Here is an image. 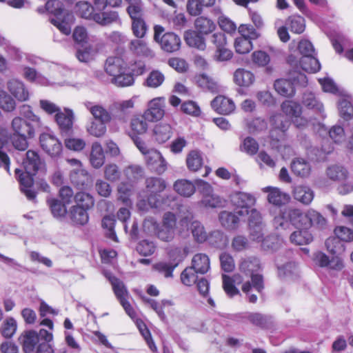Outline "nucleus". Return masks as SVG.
Returning <instances> with one entry per match:
<instances>
[{"instance_id":"f257e3e1","label":"nucleus","mask_w":353,"mask_h":353,"mask_svg":"<svg viewBox=\"0 0 353 353\" xmlns=\"http://www.w3.org/2000/svg\"><path fill=\"white\" fill-rule=\"evenodd\" d=\"M24 172L17 168L15 173L21 185V190L26 197L34 201L36 198V193L31 189L33 185V176L41 169L43 165L39 154L34 150H28L26 153V157L22 161Z\"/></svg>"},{"instance_id":"f03ea898","label":"nucleus","mask_w":353,"mask_h":353,"mask_svg":"<svg viewBox=\"0 0 353 353\" xmlns=\"http://www.w3.org/2000/svg\"><path fill=\"white\" fill-rule=\"evenodd\" d=\"M46 9L54 15V17L50 19V22L64 34H70L71 26L74 21L73 14L63 8L61 3L57 0H48Z\"/></svg>"},{"instance_id":"7ed1b4c3","label":"nucleus","mask_w":353,"mask_h":353,"mask_svg":"<svg viewBox=\"0 0 353 353\" xmlns=\"http://www.w3.org/2000/svg\"><path fill=\"white\" fill-rule=\"evenodd\" d=\"M154 41L160 44L164 51L174 52L179 50L181 39L177 34L171 32L164 33L165 28L160 25L154 27Z\"/></svg>"},{"instance_id":"20e7f679","label":"nucleus","mask_w":353,"mask_h":353,"mask_svg":"<svg viewBox=\"0 0 353 353\" xmlns=\"http://www.w3.org/2000/svg\"><path fill=\"white\" fill-rule=\"evenodd\" d=\"M176 217L170 212L163 214L161 225H159L156 236L161 241L169 243L173 241L176 234Z\"/></svg>"},{"instance_id":"39448f33","label":"nucleus","mask_w":353,"mask_h":353,"mask_svg":"<svg viewBox=\"0 0 353 353\" xmlns=\"http://www.w3.org/2000/svg\"><path fill=\"white\" fill-rule=\"evenodd\" d=\"M165 180L159 177H149L145 179V187L150 192L148 196L149 204L154 208L161 207V202L159 193L162 192L166 188Z\"/></svg>"},{"instance_id":"423d86ee","label":"nucleus","mask_w":353,"mask_h":353,"mask_svg":"<svg viewBox=\"0 0 353 353\" xmlns=\"http://www.w3.org/2000/svg\"><path fill=\"white\" fill-rule=\"evenodd\" d=\"M231 201L236 207V214L245 216L248 215L250 209L254 205L256 198L250 193L237 192L231 196Z\"/></svg>"},{"instance_id":"0eeeda50","label":"nucleus","mask_w":353,"mask_h":353,"mask_svg":"<svg viewBox=\"0 0 353 353\" xmlns=\"http://www.w3.org/2000/svg\"><path fill=\"white\" fill-rule=\"evenodd\" d=\"M40 127L41 125L27 121L20 117H14L11 122L12 134L24 137H34L36 129Z\"/></svg>"},{"instance_id":"6e6552de","label":"nucleus","mask_w":353,"mask_h":353,"mask_svg":"<svg viewBox=\"0 0 353 353\" xmlns=\"http://www.w3.org/2000/svg\"><path fill=\"white\" fill-rule=\"evenodd\" d=\"M54 120L57 123L62 136H68L72 132L74 114L72 110L64 108L54 115Z\"/></svg>"},{"instance_id":"1a4fd4ad","label":"nucleus","mask_w":353,"mask_h":353,"mask_svg":"<svg viewBox=\"0 0 353 353\" xmlns=\"http://www.w3.org/2000/svg\"><path fill=\"white\" fill-rule=\"evenodd\" d=\"M271 130L270 137L272 141H279L284 139L290 123L281 114H275L270 118Z\"/></svg>"},{"instance_id":"9d476101","label":"nucleus","mask_w":353,"mask_h":353,"mask_svg":"<svg viewBox=\"0 0 353 353\" xmlns=\"http://www.w3.org/2000/svg\"><path fill=\"white\" fill-rule=\"evenodd\" d=\"M164 98H154L148 105V109L143 112L146 119L150 122H156L161 120L165 114Z\"/></svg>"},{"instance_id":"9b49d317","label":"nucleus","mask_w":353,"mask_h":353,"mask_svg":"<svg viewBox=\"0 0 353 353\" xmlns=\"http://www.w3.org/2000/svg\"><path fill=\"white\" fill-rule=\"evenodd\" d=\"M42 149L52 157H59L62 152V144L54 136L43 134L40 136Z\"/></svg>"},{"instance_id":"f8f14e48","label":"nucleus","mask_w":353,"mask_h":353,"mask_svg":"<svg viewBox=\"0 0 353 353\" xmlns=\"http://www.w3.org/2000/svg\"><path fill=\"white\" fill-rule=\"evenodd\" d=\"M145 160L149 168L157 174H163L167 169V162L157 150L150 149Z\"/></svg>"},{"instance_id":"ddd939ff","label":"nucleus","mask_w":353,"mask_h":353,"mask_svg":"<svg viewBox=\"0 0 353 353\" xmlns=\"http://www.w3.org/2000/svg\"><path fill=\"white\" fill-rule=\"evenodd\" d=\"M290 222L296 228L300 229H309L310 222L309 219V210L302 212L299 209H290L287 212Z\"/></svg>"},{"instance_id":"4468645a","label":"nucleus","mask_w":353,"mask_h":353,"mask_svg":"<svg viewBox=\"0 0 353 353\" xmlns=\"http://www.w3.org/2000/svg\"><path fill=\"white\" fill-rule=\"evenodd\" d=\"M263 192L268 193V201L274 205L281 206L286 204L290 199L288 194L282 192L279 188L268 186L262 189Z\"/></svg>"},{"instance_id":"2eb2a0df","label":"nucleus","mask_w":353,"mask_h":353,"mask_svg":"<svg viewBox=\"0 0 353 353\" xmlns=\"http://www.w3.org/2000/svg\"><path fill=\"white\" fill-rule=\"evenodd\" d=\"M211 106L221 114H230L235 110L234 101L223 95L216 97L211 102Z\"/></svg>"},{"instance_id":"dca6fc26","label":"nucleus","mask_w":353,"mask_h":353,"mask_svg":"<svg viewBox=\"0 0 353 353\" xmlns=\"http://www.w3.org/2000/svg\"><path fill=\"white\" fill-rule=\"evenodd\" d=\"M7 88L11 94L19 101H27L29 98V92L24 83L16 79H10L7 83Z\"/></svg>"},{"instance_id":"f3484780","label":"nucleus","mask_w":353,"mask_h":353,"mask_svg":"<svg viewBox=\"0 0 353 353\" xmlns=\"http://www.w3.org/2000/svg\"><path fill=\"white\" fill-rule=\"evenodd\" d=\"M18 340L25 353H32L39 342V336L37 332L28 330L21 333Z\"/></svg>"},{"instance_id":"a211bd4d","label":"nucleus","mask_w":353,"mask_h":353,"mask_svg":"<svg viewBox=\"0 0 353 353\" xmlns=\"http://www.w3.org/2000/svg\"><path fill=\"white\" fill-rule=\"evenodd\" d=\"M84 105L92 115V119L106 123L111 121L112 117L110 112L101 105L87 101L84 103Z\"/></svg>"},{"instance_id":"6ab92c4d","label":"nucleus","mask_w":353,"mask_h":353,"mask_svg":"<svg viewBox=\"0 0 353 353\" xmlns=\"http://www.w3.org/2000/svg\"><path fill=\"white\" fill-rule=\"evenodd\" d=\"M93 21L102 26H110L112 23H121L119 12L114 10L95 12Z\"/></svg>"},{"instance_id":"aec40b11","label":"nucleus","mask_w":353,"mask_h":353,"mask_svg":"<svg viewBox=\"0 0 353 353\" xmlns=\"http://www.w3.org/2000/svg\"><path fill=\"white\" fill-rule=\"evenodd\" d=\"M302 103L306 108L312 110L322 117H325L323 103L316 99L313 93L305 92L303 96Z\"/></svg>"},{"instance_id":"412c9836","label":"nucleus","mask_w":353,"mask_h":353,"mask_svg":"<svg viewBox=\"0 0 353 353\" xmlns=\"http://www.w3.org/2000/svg\"><path fill=\"white\" fill-rule=\"evenodd\" d=\"M105 69L108 74L114 77L123 70H126L125 63L119 57H110L106 60Z\"/></svg>"},{"instance_id":"4be33fe9","label":"nucleus","mask_w":353,"mask_h":353,"mask_svg":"<svg viewBox=\"0 0 353 353\" xmlns=\"http://www.w3.org/2000/svg\"><path fill=\"white\" fill-rule=\"evenodd\" d=\"M261 268L260 261L258 258L250 256L243 259L239 264L241 272L246 276H251Z\"/></svg>"},{"instance_id":"5701e85b","label":"nucleus","mask_w":353,"mask_h":353,"mask_svg":"<svg viewBox=\"0 0 353 353\" xmlns=\"http://www.w3.org/2000/svg\"><path fill=\"white\" fill-rule=\"evenodd\" d=\"M201 34L196 30H189L185 32L184 39L189 46L204 50L206 48V43Z\"/></svg>"},{"instance_id":"b1692460","label":"nucleus","mask_w":353,"mask_h":353,"mask_svg":"<svg viewBox=\"0 0 353 353\" xmlns=\"http://www.w3.org/2000/svg\"><path fill=\"white\" fill-rule=\"evenodd\" d=\"M195 81L198 86L204 90L209 91L212 93L219 92L220 86L214 79L205 74H201L195 77Z\"/></svg>"},{"instance_id":"393cba45","label":"nucleus","mask_w":353,"mask_h":353,"mask_svg":"<svg viewBox=\"0 0 353 353\" xmlns=\"http://www.w3.org/2000/svg\"><path fill=\"white\" fill-rule=\"evenodd\" d=\"M130 50L135 54L143 57H153L154 53L143 39L137 38L130 41Z\"/></svg>"},{"instance_id":"a878e982","label":"nucleus","mask_w":353,"mask_h":353,"mask_svg":"<svg viewBox=\"0 0 353 353\" xmlns=\"http://www.w3.org/2000/svg\"><path fill=\"white\" fill-rule=\"evenodd\" d=\"M254 75L250 71L239 68L234 72V81L239 86L248 87L254 83Z\"/></svg>"},{"instance_id":"bb28decb","label":"nucleus","mask_w":353,"mask_h":353,"mask_svg":"<svg viewBox=\"0 0 353 353\" xmlns=\"http://www.w3.org/2000/svg\"><path fill=\"white\" fill-rule=\"evenodd\" d=\"M274 87L278 94L286 97H293L295 94V87L292 81L281 79L275 81Z\"/></svg>"},{"instance_id":"cd10ccee","label":"nucleus","mask_w":353,"mask_h":353,"mask_svg":"<svg viewBox=\"0 0 353 353\" xmlns=\"http://www.w3.org/2000/svg\"><path fill=\"white\" fill-rule=\"evenodd\" d=\"M144 114L137 115L130 121V129L134 134H143L148 129V123Z\"/></svg>"},{"instance_id":"c85d7f7f","label":"nucleus","mask_w":353,"mask_h":353,"mask_svg":"<svg viewBox=\"0 0 353 353\" xmlns=\"http://www.w3.org/2000/svg\"><path fill=\"white\" fill-rule=\"evenodd\" d=\"M294 197L304 205L310 204L314 198L313 191L307 186L299 185L294 189Z\"/></svg>"},{"instance_id":"c756f323","label":"nucleus","mask_w":353,"mask_h":353,"mask_svg":"<svg viewBox=\"0 0 353 353\" xmlns=\"http://www.w3.org/2000/svg\"><path fill=\"white\" fill-rule=\"evenodd\" d=\"M291 170L294 174L305 177L309 176L311 166L306 160L302 158H296L291 163Z\"/></svg>"},{"instance_id":"7c9ffc66","label":"nucleus","mask_w":353,"mask_h":353,"mask_svg":"<svg viewBox=\"0 0 353 353\" xmlns=\"http://www.w3.org/2000/svg\"><path fill=\"white\" fill-rule=\"evenodd\" d=\"M70 179L72 183L79 188H83L89 182L90 176L83 168L79 170H70Z\"/></svg>"},{"instance_id":"2f4dec72","label":"nucleus","mask_w":353,"mask_h":353,"mask_svg":"<svg viewBox=\"0 0 353 353\" xmlns=\"http://www.w3.org/2000/svg\"><path fill=\"white\" fill-rule=\"evenodd\" d=\"M174 189L179 194L190 197L195 192V185L188 180L179 179L174 183Z\"/></svg>"},{"instance_id":"473e14b6","label":"nucleus","mask_w":353,"mask_h":353,"mask_svg":"<svg viewBox=\"0 0 353 353\" xmlns=\"http://www.w3.org/2000/svg\"><path fill=\"white\" fill-rule=\"evenodd\" d=\"M153 132L156 141L159 143L166 142L172 135V128L167 123H159L156 125Z\"/></svg>"},{"instance_id":"72a5a7b5","label":"nucleus","mask_w":353,"mask_h":353,"mask_svg":"<svg viewBox=\"0 0 353 353\" xmlns=\"http://www.w3.org/2000/svg\"><path fill=\"white\" fill-rule=\"evenodd\" d=\"M252 283L249 281H246L242 285V291L248 294L252 288H253L259 293H261L264 289L263 277L261 274H254L251 276Z\"/></svg>"},{"instance_id":"f704fd0d","label":"nucleus","mask_w":353,"mask_h":353,"mask_svg":"<svg viewBox=\"0 0 353 353\" xmlns=\"http://www.w3.org/2000/svg\"><path fill=\"white\" fill-rule=\"evenodd\" d=\"M326 174L330 179L337 182H343L348 177L347 170L339 165H333L328 167Z\"/></svg>"},{"instance_id":"c9c22d12","label":"nucleus","mask_w":353,"mask_h":353,"mask_svg":"<svg viewBox=\"0 0 353 353\" xmlns=\"http://www.w3.org/2000/svg\"><path fill=\"white\" fill-rule=\"evenodd\" d=\"M134 107V101L131 99L116 102L112 105V111L115 116L120 120L125 121V117L130 110Z\"/></svg>"},{"instance_id":"e433bc0d","label":"nucleus","mask_w":353,"mask_h":353,"mask_svg":"<svg viewBox=\"0 0 353 353\" xmlns=\"http://www.w3.org/2000/svg\"><path fill=\"white\" fill-rule=\"evenodd\" d=\"M196 31L202 34L212 33L216 29V24L210 19L205 17H199L194 21Z\"/></svg>"},{"instance_id":"4c0bfd02","label":"nucleus","mask_w":353,"mask_h":353,"mask_svg":"<svg viewBox=\"0 0 353 353\" xmlns=\"http://www.w3.org/2000/svg\"><path fill=\"white\" fill-rule=\"evenodd\" d=\"M90 161L94 168H99L104 163L105 156L103 148L98 142H95L92 144Z\"/></svg>"},{"instance_id":"58836bf2","label":"nucleus","mask_w":353,"mask_h":353,"mask_svg":"<svg viewBox=\"0 0 353 353\" xmlns=\"http://www.w3.org/2000/svg\"><path fill=\"white\" fill-rule=\"evenodd\" d=\"M192 266L195 268L199 274H205L210 267V259L205 254H196L192 258Z\"/></svg>"},{"instance_id":"ea45409f","label":"nucleus","mask_w":353,"mask_h":353,"mask_svg":"<svg viewBox=\"0 0 353 353\" xmlns=\"http://www.w3.org/2000/svg\"><path fill=\"white\" fill-rule=\"evenodd\" d=\"M88 211L87 209L73 205L70 209V217L74 223L85 225L89 220Z\"/></svg>"},{"instance_id":"a19ab883","label":"nucleus","mask_w":353,"mask_h":353,"mask_svg":"<svg viewBox=\"0 0 353 353\" xmlns=\"http://www.w3.org/2000/svg\"><path fill=\"white\" fill-rule=\"evenodd\" d=\"M243 319H248L252 325L262 328L266 327L271 323V317L259 312L245 313Z\"/></svg>"},{"instance_id":"79ce46f5","label":"nucleus","mask_w":353,"mask_h":353,"mask_svg":"<svg viewBox=\"0 0 353 353\" xmlns=\"http://www.w3.org/2000/svg\"><path fill=\"white\" fill-rule=\"evenodd\" d=\"M125 1L129 4L126 11L129 14L131 20L144 17L143 4L141 0Z\"/></svg>"},{"instance_id":"37998d69","label":"nucleus","mask_w":353,"mask_h":353,"mask_svg":"<svg viewBox=\"0 0 353 353\" xmlns=\"http://www.w3.org/2000/svg\"><path fill=\"white\" fill-rule=\"evenodd\" d=\"M308 229H301L294 231L290 236V241L296 245H306L313 241L312 234Z\"/></svg>"},{"instance_id":"c03bdc74","label":"nucleus","mask_w":353,"mask_h":353,"mask_svg":"<svg viewBox=\"0 0 353 353\" xmlns=\"http://www.w3.org/2000/svg\"><path fill=\"white\" fill-rule=\"evenodd\" d=\"M74 201L75 202V206L83 208L88 210L94 205L93 196L85 192H77L74 194Z\"/></svg>"},{"instance_id":"a18cd8bd","label":"nucleus","mask_w":353,"mask_h":353,"mask_svg":"<svg viewBox=\"0 0 353 353\" xmlns=\"http://www.w3.org/2000/svg\"><path fill=\"white\" fill-rule=\"evenodd\" d=\"M203 163V160L199 151L192 150L188 154L186 164L190 171L196 172L201 168Z\"/></svg>"},{"instance_id":"49530a36","label":"nucleus","mask_w":353,"mask_h":353,"mask_svg":"<svg viewBox=\"0 0 353 353\" xmlns=\"http://www.w3.org/2000/svg\"><path fill=\"white\" fill-rule=\"evenodd\" d=\"M281 108L282 112L292 119L302 114L301 105L293 101H285L282 103Z\"/></svg>"},{"instance_id":"de8ad7c7","label":"nucleus","mask_w":353,"mask_h":353,"mask_svg":"<svg viewBox=\"0 0 353 353\" xmlns=\"http://www.w3.org/2000/svg\"><path fill=\"white\" fill-rule=\"evenodd\" d=\"M285 24L291 32L296 34H301L305 28V19L299 15L289 17L286 20Z\"/></svg>"},{"instance_id":"09e8293b","label":"nucleus","mask_w":353,"mask_h":353,"mask_svg":"<svg viewBox=\"0 0 353 353\" xmlns=\"http://www.w3.org/2000/svg\"><path fill=\"white\" fill-rule=\"evenodd\" d=\"M106 123L91 119L86 125L87 132L95 137H103L107 130Z\"/></svg>"},{"instance_id":"8fccbe9b","label":"nucleus","mask_w":353,"mask_h":353,"mask_svg":"<svg viewBox=\"0 0 353 353\" xmlns=\"http://www.w3.org/2000/svg\"><path fill=\"white\" fill-rule=\"evenodd\" d=\"M109 280L112 286L113 291L114 292L115 296L119 299V301H121L124 299H126L129 293L124 285V283L114 276H110Z\"/></svg>"},{"instance_id":"3c124183","label":"nucleus","mask_w":353,"mask_h":353,"mask_svg":"<svg viewBox=\"0 0 353 353\" xmlns=\"http://www.w3.org/2000/svg\"><path fill=\"white\" fill-rule=\"evenodd\" d=\"M300 65L303 70L311 73L318 72L321 68L319 60L314 56L302 57Z\"/></svg>"},{"instance_id":"603ef678","label":"nucleus","mask_w":353,"mask_h":353,"mask_svg":"<svg viewBox=\"0 0 353 353\" xmlns=\"http://www.w3.org/2000/svg\"><path fill=\"white\" fill-rule=\"evenodd\" d=\"M219 221L223 227L232 230L237 228L239 219L235 214L223 211L219 214Z\"/></svg>"},{"instance_id":"864d4df0","label":"nucleus","mask_w":353,"mask_h":353,"mask_svg":"<svg viewBox=\"0 0 353 353\" xmlns=\"http://www.w3.org/2000/svg\"><path fill=\"white\" fill-rule=\"evenodd\" d=\"M188 254V248L171 246L168 249V255L170 259V262L173 263H179L182 261Z\"/></svg>"},{"instance_id":"5fc2aeb1","label":"nucleus","mask_w":353,"mask_h":353,"mask_svg":"<svg viewBox=\"0 0 353 353\" xmlns=\"http://www.w3.org/2000/svg\"><path fill=\"white\" fill-rule=\"evenodd\" d=\"M191 232L194 240L198 243H203L208 239V233L204 226L198 221H194L190 225Z\"/></svg>"},{"instance_id":"6e6d98bb","label":"nucleus","mask_w":353,"mask_h":353,"mask_svg":"<svg viewBox=\"0 0 353 353\" xmlns=\"http://www.w3.org/2000/svg\"><path fill=\"white\" fill-rule=\"evenodd\" d=\"M339 111L341 117L349 120L353 117V106L347 97H342L339 101Z\"/></svg>"},{"instance_id":"4d7b16f0","label":"nucleus","mask_w":353,"mask_h":353,"mask_svg":"<svg viewBox=\"0 0 353 353\" xmlns=\"http://www.w3.org/2000/svg\"><path fill=\"white\" fill-rule=\"evenodd\" d=\"M225 201L223 200L220 196L212 192L203 196L200 204L205 208H221L224 205Z\"/></svg>"},{"instance_id":"13d9d810","label":"nucleus","mask_w":353,"mask_h":353,"mask_svg":"<svg viewBox=\"0 0 353 353\" xmlns=\"http://www.w3.org/2000/svg\"><path fill=\"white\" fill-rule=\"evenodd\" d=\"M343 242L336 237H330L325 241V245L330 253L339 255L343 253L345 250Z\"/></svg>"},{"instance_id":"bf43d9fd","label":"nucleus","mask_w":353,"mask_h":353,"mask_svg":"<svg viewBox=\"0 0 353 353\" xmlns=\"http://www.w3.org/2000/svg\"><path fill=\"white\" fill-rule=\"evenodd\" d=\"M77 14L82 18L93 20L94 7L88 1H79L76 3Z\"/></svg>"},{"instance_id":"052dcab7","label":"nucleus","mask_w":353,"mask_h":353,"mask_svg":"<svg viewBox=\"0 0 353 353\" xmlns=\"http://www.w3.org/2000/svg\"><path fill=\"white\" fill-rule=\"evenodd\" d=\"M48 203L54 217L60 218L65 215L67 210L65 203L63 204L61 201L57 199H48Z\"/></svg>"},{"instance_id":"680f3d73","label":"nucleus","mask_w":353,"mask_h":353,"mask_svg":"<svg viewBox=\"0 0 353 353\" xmlns=\"http://www.w3.org/2000/svg\"><path fill=\"white\" fill-rule=\"evenodd\" d=\"M132 31L133 34L139 39H142L146 34L148 26L143 18L132 19Z\"/></svg>"},{"instance_id":"e2e57ef3","label":"nucleus","mask_w":353,"mask_h":353,"mask_svg":"<svg viewBox=\"0 0 353 353\" xmlns=\"http://www.w3.org/2000/svg\"><path fill=\"white\" fill-rule=\"evenodd\" d=\"M115 224V219L114 216L107 215L105 216L102 219V226L106 230L105 235L110 239L117 242V237L114 230Z\"/></svg>"},{"instance_id":"0e129e2a","label":"nucleus","mask_w":353,"mask_h":353,"mask_svg":"<svg viewBox=\"0 0 353 353\" xmlns=\"http://www.w3.org/2000/svg\"><path fill=\"white\" fill-rule=\"evenodd\" d=\"M196 270L192 266L186 268L181 274V281L183 284L191 286L198 281Z\"/></svg>"},{"instance_id":"69168bd1","label":"nucleus","mask_w":353,"mask_h":353,"mask_svg":"<svg viewBox=\"0 0 353 353\" xmlns=\"http://www.w3.org/2000/svg\"><path fill=\"white\" fill-rule=\"evenodd\" d=\"M165 80V77L159 70L152 71L147 77L145 85L149 88H156L159 87Z\"/></svg>"},{"instance_id":"338daca9","label":"nucleus","mask_w":353,"mask_h":353,"mask_svg":"<svg viewBox=\"0 0 353 353\" xmlns=\"http://www.w3.org/2000/svg\"><path fill=\"white\" fill-rule=\"evenodd\" d=\"M240 150L241 151L252 156L257 153L259 150V143L254 139L248 137L245 138L241 143Z\"/></svg>"},{"instance_id":"774afa93","label":"nucleus","mask_w":353,"mask_h":353,"mask_svg":"<svg viewBox=\"0 0 353 353\" xmlns=\"http://www.w3.org/2000/svg\"><path fill=\"white\" fill-rule=\"evenodd\" d=\"M17 328V321L12 317L8 318L2 323L1 332L5 338L10 339L14 334Z\"/></svg>"}]
</instances>
